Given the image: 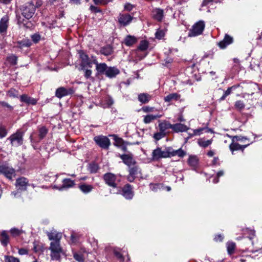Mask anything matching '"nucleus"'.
Listing matches in <instances>:
<instances>
[{
	"instance_id": "1",
	"label": "nucleus",
	"mask_w": 262,
	"mask_h": 262,
	"mask_svg": "<svg viewBox=\"0 0 262 262\" xmlns=\"http://www.w3.org/2000/svg\"><path fill=\"white\" fill-rule=\"evenodd\" d=\"M40 6L39 2H36V6L32 2H28L24 4L20 8L22 16L26 19H29L34 15L36 7Z\"/></svg>"
},
{
	"instance_id": "2",
	"label": "nucleus",
	"mask_w": 262,
	"mask_h": 262,
	"mask_svg": "<svg viewBox=\"0 0 262 262\" xmlns=\"http://www.w3.org/2000/svg\"><path fill=\"white\" fill-rule=\"evenodd\" d=\"M49 249L51 251V259L59 260L60 259L61 254L63 253L60 243H51Z\"/></svg>"
},
{
	"instance_id": "3",
	"label": "nucleus",
	"mask_w": 262,
	"mask_h": 262,
	"mask_svg": "<svg viewBox=\"0 0 262 262\" xmlns=\"http://www.w3.org/2000/svg\"><path fill=\"white\" fill-rule=\"evenodd\" d=\"M78 54L81 60V63L80 64V70H84V68L86 67H92V64L93 63V59L95 57H92V59H91L89 56L82 50L78 51Z\"/></svg>"
},
{
	"instance_id": "4",
	"label": "nucleus",
	"mask_w": 262,
	"mask_h": 262,
	"mask_svg": "<svg viewBox=\"0 0 262 262\" xmlns=\"http://www.w3.org/2000/svg\"><path fill=\"white\" fill-rule=\"evenodd\" d=\"M205 23L203 20H200L194 24L192 28L189 30L188 36L194 37L201 34L205 28Z\"/></svg>"
},
{
	"instance_id": "5",
	"label": "nucleus",
	"mask_w": 262,
	"mask_h": 262,
	"mask_svg": "<svg viewBox=\"0 0 262 262\" xmlns=\"http://www.w3.org/2000/svg\"><path fill=\"white\" fill-rule=\"evenodd\" d=\"M24 133L20 130H17L15 133L11 135L8 138L13 146L18 147L23 143Z\"/></svg>"
},
{
	"instance_id": "6",
	"label": "nucleus",
	"mask_w": 262,
	"mask_h": 262,
	"mask_svg": "<svg viewBox=\"0 0 262 262\" xmlns=\"http://www.w3.org/2000/svg\"><path fill=\"white\" fill-rule=\"evenodd\" d=\"M169 152V147L166 148L165 150H162L161 148L158 147L152 152V159L157 160L161 158L170 157Z\"/></svg>"
},
{
	"instance_id": "7",
	"label": "nucleus",
	"mask_w": 262,
	"mask_h": 262,
	"mask_svg": "<svg viewBox=\"0 0 262 262\" xmlns=\"http://www.w3.org/2000/svg\"><path fill=\"white\" fill-rule=\"evenodd\" d=\"M94 140L101 148L107 149L111 145L110 140L106 136L100 135L95 136Z\"/></svg>"
},
{
	"instance_id": "8",
	"label": "nucleus",
	"mask_w": 262,
	"mask_h": 262,
	"mask_svg": "<svg viewBox=\"0 0 262 262\" xmlns=\"http://www.w3.org/2000/svg\"><path fill=\"white\" fill-rule=\"evenodd\" d=\"M119 24L122 27L129 25L134 19L133 15L128 13H120L117 17Z\"/></svg>"
},
{
	"instance_id": "9",
	"label": "nucleus",
	"mask_w": 262,
	"mask_h": 262,
	"mask_svg": "<svg viewBox=\"0 0 262 262\" xmlns=\"http://www.w3.org/2000/svg\"><path fill=\"white\" fill-rule=\"evenodd\" d=\"M103 179L105 183L110 187H117L116 183V176L112 173H106L103 176Z\"/></svg>"
},
{
	"instance_id": "10",
	"label": "nucleus",
	"mask_w": 262,
	"mask_h": 262,
	"mask_svg": "<svg viewBox=\"0 0 262 262\" xmlns=\"http://www.w3.org/2000/svg\"><path fill=\"white\" fill-rule=\"evenodd\" d=\"M2 171V174H3L5 177L11 180L16 176L15 170L7 164H5L4 167Z\"/></svg>"
},
{
	"instance_id": "11",
	"label": "nucleus",
	"mask_w": 262,
	"mask_h": 262,
	"mask_svg": "<svg viewBox=\"0 0 262 262\" xmlns=\"http://www.w3.org/2000/svg\"><path fill=\"white\" fill-rule=\"evenodd\" d=\"M74 91L73 88L66 89L64 87H60L58 88L55 92V96L58 98L71 95L73 94Z\"/></svg>"
},
{
	"instance_id": "12",
	"label": "nucleus",
	"mask_w": 262,
	"mask_h": 262,
	"mask_svg": "<svg viewBox=\"0 0 262 262\" xmlns=\"http://www.w3.org/2000/svg\"><path fill=\"white\" fill-rule=\"evenodd\" d=\"M120 158L122 160L123 162L130 167L136 164V162L134 159L133 155L131 154H123L120 155Z\"/></svg>"
},
{
	"instance_id": "13",
	"label": "nucleus",
	"mask_w": 262,
	"mask_h": 262,
	"mask_svg": "<svg viewBox=\"0 0 262 262\" xmlns=\"http://www.w3.org/2000/svg\"><path fill=\"white\" fill-rule=\"evenodd\" d=\"M93 62L96 65V70L98 74H103L106 73L108 67L105 63H99L97 61L96 57L94 58Z\"/></svg>"
},
{
	"instance_id": "14",
	"label": "nucleus",
	"mask_w": 262,
	"mask_h": 262,
	"mask_svg": "<svg viewBox=\"0 0 262 262\" xmlns=\"http://www.w3.org/2000/svg\"><path fill=\"white\" fill-rule=\"evenodd\" d=\"M152 18L157 21H161L164 17V11L160 8H154L151 11Z\"/></svg>"
},
{
	"instance_id": "15",
	"label": "nucleus",
	"mask_w": 262,
	"mask_h": 262,
	"mask_svg": "<svg viewBox=\"0 0 262 262\" xmlns=\"http://www.w3.org/2000/svg\"><path fill=\"white\" fill-rule=\"evenodd\" d=\"M28 185V181L27 179L25 177L18 178L16 181L15 185L18 190H20L21 191L26 190Z\"/></svg>"
},
{
	"instance_id": "16",
	"label": "nucleus",
	"mask_w": 262,
	"mask_h": 262,
	"mask_svg": "<svg viewBox=\"0 0 262 262\" xmlns=\"http://www.w3.org/2000/svg\"><path fill=\"white\" fill-rule=\"evenodd\" d=\"M122 195L126 199H131L133 197L134 193L132 191V188L129 184L125 185L122 190Z\"/></svg>"
},
{
	"instance_id": "17",
	"label": "nucleus",
	"mask_w": 262,
	"mask_h": 262,
	"mask_svg": "<svg viewBox=\"0 0 262 262\" xmlns=\"http://www.w3.org/2000/svg\"><path fill=\"white\" fill-rule=\"evenodd\" d=\"M47 235L50 241H52L51 243H60V241L62 237L61 233L53 231L48 232Z\"/></svg>"
},
{
	"instance_id": "18",
	"label": "nucleus",
	"mask_w": 262,
	"mask_h": 262,
	"mask_svg": "<svg viewBox=\"0 0 262 262\" xmlns=\"http://www.w3.org/2000/svg\"><path fill=\"white\" fill-rule=\"evenodd\" d=\"M233 41V38L228 34H226L224 39L218 43L221 49H225L227 46L231 44Z\"/></svg>"
},
{
	"instance_id": "19",
	"label": "nucleus",
	"mask_w": 262,
	"mask_h": 262,
	"mask_svg": "<svg viewBox=\"0 0 262 262\" xmlns=\"http://www.w3.org/2000/svg\"><path fill=\"white\" fill-rule=\"evenodd\" d=\"M250 143H248L245 145H240L239 144L235 142H232V143L229 145V148L230 150L232 151V154H234L233 152L235 150H241L242 151H244L245 148H246L248 146L250 145Z\"/></svg>"
},
{
	"instance_id": "20",
	"label": "nucleus",
	"mask_w": 262,
	"mask_h": 262,
	"mask_svg": "<svg viewBox=\"0 0 262 262\" xmlns=\"http://www.w3.org/2000/svg\"><path fill=\"white\" fill-rule=\"evenodd\" d=\"M120 73V71L115 67H108L105 75L106 77L112 78L115 77Z\"/></svg>"
},
{
	"instance_id": "21",
	"label": "nucleus",
	"mask_w": 262,
	"mask_h": 262,
	"mask_svg": "<svg viewBox=\"0 0 262 262\" xmlns=\"http://www.w3.org/2000/svg\"><path fill=\"white\" fill-rule=\"evenodd\" d=\"M9 17L7 15L3 16L0 20V33L6 32L8 27Z\"/></svg>"
},
{
	"instance_id": "22",
	"label": "nucleus",
	"mask_w": 262,
	"mask_h": 262,
	"mask_svg": "<svg viewBox=\"0 0 262 262\" xmlns=\"http://www.w3.org/2000/svg\"><path fill=\"white\" fill-rule=\"evenodd\" d=\"M20 100L21 102H25L29 105H35L37 103V100L29 96L26 94H23L20 96Z\"/></svg>"
},
{
	"instance_id": "23",
	"label": "nucleus",
	"mask_w": 262,
	"mask_h": 262,
	"mask_svg": "<svg viewBox=\"0 0 262 262\" xmlns=\"http://www.w3.org/2000/svg\"><path fill=\"white\" fill-rule=\"evenodd\" d=\"M188 129L189 127L184 124L179 123L172 125V130L176 133L184 132Z\"/></svg>"
},
{
	"instance_id": "24",
	"label": "nucleus",
	"mask_w": 262,
	"mask_h": 262,
	"mask_svg": "<svg viewBox=\"0 0 262 262\" xmlns=\"http://www.w3.org/2000/svg\"><path fill=\"white\" fill-rule=\"evenodd\" d=\"M152 98V96L147 93H140L138 95V99L142 103H147Z\"/></svg>"
},
{
	"instance_id": "25",
	"label": "nucleus",
	"mask_w": 262,
	"mask_h": 262,
	"mask_svg": "<svg viewBox=\"0 0 262 262\" xmlns=\"http://www.w3.org/2000/svg\"><path fill=\"white\" fill-rule=\"evenodd\" d=\"M137 42V38L135 36L130 35H127L125 37V38H124V41H123L124 43L126 46H128V47L134 45Z\"/></svg>"
},
{
	"instance_id": "26",
	"label": "nucleus",
	"mask_w": 262,
	"mask_h": 262,
	"mask_svg": "<svg viewBox=\"0 0 262 262\" xmlns=\"http://www.w3.org/2000/svg\"><path fill=\"white\" fill-rule=\"evenodd\" d=\"M169 150H170V157H173L175 156H178V157L180 158L184 157L186 153L185 151L182 149V148H179L177 150H174L172 148L169 147Z\"/></svg>"
},
{
	"instance_id": "27",
	"label": "nucleus",
	"mask_w": 262,
	"mask_h": 262,
	"mask_svg": "<svg viewBox=\"0 0 262 262\" xmlns=\"http://www.w3.org/2000/svg\"><path fill=\"white\" fill-rule=\"evenodd\" d=\"M0 241L1 244L6 247L9 243V236L6 231H3L0 234Z\"/></svg>"
},
{
	"instance_id": "28",
	"label": "nucleus",
	"mask_w": 262,
	"mask_h": 262,
	"mask_svg": "<svg viewBox=\"0 0 262 262\" xmlns=\"http://www.w3.org/2000/svg\"><path fill=\"white\" fill-rule=\"evenodd\" d=\"M180 95L178 93H171L165 96L164 98V100L166 102H170L172 101H177L179 100L180 98Z\"/></svg>"
},
{
	"instance_id": "29",
	"label": "nucleus",
	"mask_w": 262,
	"mask_h": 262,
	"mask_svg": "<svg viewBox=\"0 0 262 262\" xmlns=\"http://www.w3.org/2000/svg\"><path fill=\"white\" fill-rule=\"evenodd\" d=\"M172 125L169 122L166 121H164L159 124V130L161 131H163L165 132L166 129H172Z\"/></svg>"
},
{
	"instance_id": "30",
	"label": "nucleus",
	"mask_w": 262,
	"mask_h": 262,
	"mask_svg": "<svg viewBox=\"0 0 262 262\" xmlns=\"http://www.w3.org/2000/svg\"><path fill=\"white\" fill-rule=\"evenodd\" d=\"M161 115H152L149 114L146 115L144 117L143 122L145 124H149L152 121L157 119V118H160Z\"/></svg>"
},
{
	"instance_id": "31",
	"label": "nucleus",
	"mask_w": 262,
	"mask_h": 262,
	"mask_svg": "<svg viewBox=\"0 0 262 262\" xmlns=\"http://www.w3.org/2000/svg\"><path fill=\"white\" fill-rule=\"evenodd\" d=\"M199 159L197 156L194 155H191L189 156V159L188 160V164L192 167H196L198 164Z\"/></svg>"
},
{
	"instance_id": "32",
	"label": "nucleus",
	"mask_w": 262,
	"mask_h": 262,
	"mask_svg": "<svg viewBox=\"0 0 262 262\" xmlns=\"http://www.w3.org/2000/svg\"><path fill=\"white\" fill-rule=\"evenodd\" d=\"M101 54L105 55L108 56L111 55L113 52V50L110 46H106L101 48L100 51Z\"/></svg>"
},
{
	"instance_id": "33",
	"label": "nucleus",
	"mask_w": 262,
	"mask_h": 262,
	"mask_svg": "<svg viewBox=\"0 0 262 262\" xmlns=\"http://www.w3.org/2000/svg\"><path fill=\"white\" fill-rule=\"evenodd\" d=\"M79 188L80 190L84 193H88L91 192L93 189V187L92 185L85 184L79 185Z\"/></svg>"
},
{
	"instance_id": "34",
	"label": "nucleus",
	"mask_w": 262,
	"mask_h": 262,
	"mask_svg": "<svg viewBox=\"0 0 262 262\" xmlns=\"http://www.w3.org/2000/svg\"><path fill=\"white\" fill-rule=\"evenodd\" d=\"M212 142V140H204L203 139H199L198 140V145L202 147L203 148H206L208 147L209 145H210Z\"/></svg>"
},
{
	"instance_id": "35",
	"label": "nucleus",
	"mask_w": 262,
	"mask_h": 262,
	"mask_svg": "<svg viewBox=\"0 0 262 262\" xmlns=\"http://www.w3.org/2000/svg\"><path fill=\"white\" fill-rule=\"evenodd\" d=\"M74 185V181L70 179H64L62 181V188H70Z\"/></svg>"
},
{
	"instance_id": "36",
	"label": "nucleus",
	"mask_w": 262,
	"mask_h": 262,
	"mask_svg": "<svg viewBox=\"0 0 262 262\" xmlns=\"http://www.w3.org/2000/svg\"><path fill=\"white\" fill-rule=\"evenodd\" d=\"M149 46V42L146 40H141L138 46V49L141 51H146Z\"/></svg>"
},
{
	"instance_id": "37",
	"label": "nucleus",
	"mask_w": 262,
	"mask_h": 262,
	"mask_svg": "<svg viewBox=\"0 0 262 262\" xmlns=\"http://www.w3.org/2000/svg\"><path fill=\"white\" fill-rule=\"evenodd\" d=\"M99 168V167L98 165L94 163L90 164L88 167L89 170L91 173H96L98 171Z\"/></svg>"
},
{
	"instance_id": "38",
	"label": "nucleus",
	"mask_w": 262,
	"mask_h": 262,
	"mask_svg": "<svg viewBox=\"0 0 262 262\" xmlns=\"http://www.w3.org/2000/svg\"><path fill=\"white\" fill-rule=\"evenodd\" d=\"M39 131V138L40 140L42 139L46 136L48 130L45 126H42L38 129Z\"/></svg>"
},
{
	"instance_id": "39",
	"label": "nucleus",
	"mask_w": 262,
	"mask_h": 262,
	"mask_svg": "<svg viewBox=\"0 0 262 262\" xmlns=\"http://www.w3.org/2000/svg\"><path fill=\"white\" fill-rule=\"evenodd\" d=\"M235 248V244L233 242H228L227 244V248L229 254L233 253Z\"/></svg>"
},
{
	"instance_id": "40",
	"label": "nucleus",
	"mask_w": 262,
	"mask_h": 262,
	"mask_svg": "<svg viewBox=\"0 0 262 262\" xmlns=\"http://www.w3.org/2000/svg\"><path fill=\"white\" fill-rule=\"evenodd\" d=\"M7 60L11 65L14 66L17 64V57L12 54L7 57Z\"/></svg>"
},
{
	"instance_id": "41",
	"label": "nucleus",
	"mask_w": 262,
	"mask_h": 262,
	"mask_svg": "<svg viewBox=\"0 0 262 262\" xmlns=\"http://www.w3.org/2000/svg\"><path fill=\"white\" fill-rule=\"evenodd\" d=\"M129 173L136 177L138 172H139V168L138 166L134 165L133 167H129Z\"/></svg>"
},
{
	"instance_id": "42",
	"label": "nucleus",
	"mask_w": 262,
	"mask_h": 262,
	"mask_svg": "<svg viewBox=\"0 0 262 262\" xmlns=\"http://www.w3.org/2000/svg\"><path fill=\"white\" fill-rule=\"evenodd\" d=\"M166 136V132L159 130V132L156 133L154 135V138L156 141H159Z\"/></svg>"
},
{
	"instance_id": "43",
	"label": "nucleus",
	"mask_w": 262,
	"mask_h": 262,
	"mask_svg": "<svg viewBox=\"0 0 262 262\" xmlns=\"http://www.w3.org/2000/svg\"><path fill=\"white\" fill-rule=\"evenodd\" d=\"M7 95L10 97L16 98L18 97V92L15 89L12 88V89H10L7 92Z\"/></svg>"
},
{
	"instance_id": "44",
	"label": "nucleus",
	"mask_w": 262,
	"mask_h": 262,
	"mask_svg": "<svg viewBox=\"0 0 262 262\" xmlns=\"http://www.w3.org/2000/svg\"><path fill=\"white\" fill-rule=\"evenodd\" d=\"M4 258L5 262H20L18 258L13 256L5 255Z\"/></svg>"
},
{
	"instance_id": "45",
	"label": "nucleus",
	"mask_w": 262,
	"mask_h": 262,
	"mask_svg": "<svg viewBox=\"0 0 262 262\" xmlns=\"http://www.w3.org/2000/svg\"><path fill=\"white\" fill-rule=\"evenodd\" d=\"M165 34V31L164 30L158 29L155 33L156 38L158 39H162Z\"/></svg>"
},
{
	"instance_id": "46",
	"label": "nucleus",
	"mask_w": 262,
	"mask_h": 262,
	"mask_svg": "<svg viewBox=\"0 0 262 262\" xmlns=\"http://www.w3.org/2000/svg\"><path fill=\"white\" fill-rule=\"evenodd\" d=\"M7 135V130L5 126L0 124V138L2 139Z\"/></svg>"
},
{
	"instance_id": "47",
	"label": "nucleus",
	"mask_w": 262,
	"mask_h": 262,
	"mask_svg": "<svg viewBox=\"0 0 262 262\" xmlns=\"http://www.w3.org/2000/svg\"><path fill=\"white\" fill-rule=\"evenodd\" d=\"M234 106L237 110L241 111L245 107V105L242 101L238 100L235 102Z\"/></svg>"
},
{
	"instance_id": "48",
	"label": "nucleus",
	"mask_w": 262,
	"mask_h": 262,
	"mask_svg": "<svg viewBox=\"0 0 262 262\" xmlns=\"http://www.w3.org/2000/svg\"><path fill=\"white\" fill-rule=\"evenodd\" d=\"M207 128L201 127L198 129H193L192 135L199 136L203 133V132L205 130H207Z\"/></svg>"
},
{
	"instance_id": "49",
	"label": "nucleus",
	"mask_w": 262,
	"mask_h": 262,
	"mask_svg": "<svg viewBox=\"0 0 262 262\" xmlns=\"http://www.w3.org/2000/svg\"><path fill=\"white\" fill-rule=\"evenodd\" d=\"M247 140V138L245 137L242 136H235L232 137V140L233 142L236 141H241V142H244L245 140Z\"/></svg>"
},
{
	"instance_id": "50",
	"label": "nucleus",
	"mask_w": 262,
	"mask_h": 262,
	"mask_svg": "<svg viewBox=\"0 0 262 262\" xmlns=\"http://www.w3.org/2000/svg\"><path fill=\"white\" fill-rule=\"evenodd\" d=\"M74 258L79 262H83L84 258L82 255L80 253H74Z\"/></svg>"
},
{
	"instance_id": "51",
	"label": "nucleus",
	"mask_w": 262,
	"mask_h": 262,
	"mask_svg": "<svg viewBox=\"0 0 262 262\" xmlns=\"http://www.w3.org/2000/svg\"><path fill=\"white\" fill-rule=\"evenodd\" d=\"M114 254L115 256L120 261L123 260V257L120 251L116 249L114 250Z\"/></svg>"
},
{
	"instance_id": "52",
	"label": "nucleus",
	"mask_w": 262,
	"mask_h": 262,
	"mask_svg": "<svg viewBox=\"0 0 262 262\" xmlns=\"http://www.w3.org/2000/svg\"><path fill=\"white\" fill-rule=\"evenodd\" d=\"M115 138V141L116 144L120 146L124 145V144L126 142L124 141L122 138H118L116 136Z\"/></svg>"
},
{
	"instance_id": "53",
	"label": "nucleus",
	"mask_w": 262,
	"mask_h": 262,
	"mask_svg": "<svg viewBox=\"0 0 262 262\" xmlns=\"http://www.w3.org/2000/svg\"><path fill=\"white\" fill-rule=\"evenodd\" d=\"M19 47L22 48L24 47H28L31 45V42L29 40H24L18 42Z\"/></svg>"
},
{
	"instance_id": "54",
	"label": "nucleus",
	"mask_w": 262,
	"mask_h": 262,
	"mask_svg": "<svg viewBox=\"0 0 262 262\" xmlns=\"http://www.w3.org/2000/svg\"><path fill=\"white\" fill-rule=\"evenodd\" d=\"M10 232L11 234L14 236L19 235L21 233V231L15 228H12Z\"/></svg>"
},
{
	"instance_id": "55",
	"label": "nucleus",
	"mask_w": 262,
	"mask_h": 262,
	"mask_svg": "<svg viewBox=\"0 0 262 262\" xmlns=\"http://www.w3.org/2000/svg\"><path fill=\"white\" fill-rule=\"evenodd\" d=\"M245 231L249 234V238L250 239H252L255 236L254 230L249 229H246Z\"/></svg>"
},
{
	"instance_id": "56",
	"label": "nucleus",
	"mask_w": 262,
	"mask_h": 262,
	"mask_svg": "<svg viewBox=\"0 0 262 262\" xmlns=\"http://www.w3.org/2000/svg\"><path fill=\"white\" fill-rule=\"evenodd\" d=\"M84 72V77L86 78V79H89L91 78V75H92V70H88V69H85V68H84V70H83Z\"/></svg>"
},
{
	"instance_id": "57",
	"label": "nucleus",
	"mask_w": 262,
	"mask_h": 262,
	"mask_svg": "<svg viewBox=\"0 0 262 262\" xmlns=\"http://www.w3.org/2000/svg\"><path fill=\"white\" fill-rule=\"evenodd\" d=\"M134 6L130 3H126L124 6V9L127 11H131L134 8Z\"/></svg>"
},
{
	"instance_id": "58",
	"label": "nucleus",
	"mask_w": 262,
	"mask_h": 262,
	"mask_svg": "<svg viewBox=\"0 0 262 262\" xmlns=\"http://www.w3.org/2000/svg\"><path fill=\"white\" fill-rule=\"evenodd\" d=\"M96 5H105L108 3V0H93Z\"/></svg>"
},
{
	"instance_id": "59",
	"label": "nucleus",
	"mask_w": 262,
	"mask_h": 262,
	"mask_svg": "<svg viewBox=\"0 0 262 262\" xmlns=\"http://www.w3.org/2000/svg\"><path fill=\"white\" fill-rule=\"evenodd\" d=\"M90 9L92 12L94 13H99L101 12V10L98 7L93 5L90 6Z\"/></svg>"
},
{
	"instance_id": "60",
	"label": "nucleus",
	"mask_w": 262,
	"mask_h": 262,
	"mask_svg": "<svg viewBox=\"0 0 262 262\" xmlns=\"http://www.w3.org/2000/svg\"><path fill=\"white\" fill-rule=\"evenodd\" d=\"M154 107L148 106H144L142 108V111L145 113L152 112L154 111Z\"/></svg>"
},
{
	"instance_id": "61",
	"label": "nucleus",
	"mask_w": 262,
	"mask_h": 262,
	"mask_svg": "<svg viewBox=\"0 0 262 262\" xmlns=\"http://www.w3.org/2000/svg\"><path fill=\"white\" fill-rule=\"evenodd\" d=\"M31 38L34 42L36 43L40 40V36L38 34H34L32 35Z\"/></svg>"
},
{
	"instance_id": "62",
	"label": "nucleus",
	"mask_w": 262,
	"mask_h": 262,
	"mask_svg": "<svg viewBox=\"0 0 262 262\" xmlns=\"http://www.w3.org/2000/svg\"><path fill=\"white\" fill-rule=\"evenodd\" d=\"M0 105L4 107H7L9 108L10 110H13V107L9 105L8 103L5 101H0Z\"/></svg>"
},
{
	"instance_id": "63",
	"label": "nucleus",
	"mask_w": 262,
	"mask_h": 262,
	"mask_svg": "<svg viewBox=\"0 0 262 262\" xmlns=\"http://www.w3.org/2000/svg\"><path fill=\"white\" fill-rule=\"evenodd\" d=\"M18 253L20 255H26L28 254V250L24 248H21L18 250Z\"/></svg>"
},
{
	"instance_id": "64",
	"label": "nucleus",
	"mask_w": 262,
	"mask_h": 262,
	"mask_svg": "<svg viewBox=\"0 0 262 262\" xmlns=\"http://www.w3.org/2000/svg\"><path fill=\"white\" fill-rule=\"evenodd\" d=\"M159 184H151L150 185V188L152 190V191H156L157 189L159 188Z\"/></svg>"
}]
</instances>
